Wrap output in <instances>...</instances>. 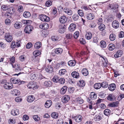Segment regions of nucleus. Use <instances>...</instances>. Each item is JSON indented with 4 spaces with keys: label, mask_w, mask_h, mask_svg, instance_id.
<instances>
[{
    "label": "nucleus",
    "mask_w": 124,
    "mask_h": 124,
    "mask_svg": "<svg viewBox=\"0 0 124 124\" xmlns=\"http://www.w3.org/2000/svg\"><path fill=\"white\" fill-rule=\"evenodd\" d=\"M76 63L75 61L71 60L69 61L68 62V64L70 66H74L75 65Z\"/></svg>",
    "instance_id": "26"
},
{
    "label": "nucleus",
    "mask_w": 124,
    "mask_h": 124,
    "mask_svg": "<svg viewBox=\"0 0 124 124\" xmlns=\"http://www.w3.org/2000/svg\"><path fill=\"white\" fill-rule=\"evenodd\" d=\"M100 45L101 47L102 48H105L106 46V42L104 40H102L100 42Z\"/></svg>",
    "instance_id": "32"
},
{
    "label": "nucleus",
    "mask_w": 124,
    "mask_h": 124,
    "mask_svg": "<svg viewBox=\"0 0 124 124\" xmlns=\"http://www.w3.org/2000/svg\"><path fill=\"white\" fill-rule=\"evenodd\" d=\"M18 11L20 12H22L23 11V6L21 5L19 6L18 8Z\"/></svg>",
    "instance_id": "58"
},
{
    "label": "nucleus",
    "mask_w": 124,
    "mask_h": 124,
    "mask_svg": "<svg viewBox=\"0 0 124 124\" xmlns=\"http://www.w3.org/2000/svg\"><path fill=\"white\" fill-rule=\"evenodd\" d=\"M92 35L91 33L90 32H87L85 35L86 39L87 40H90L92 37Z\"/></svg>",
    "instance_id": "27"
},
{
    "label": "nucleus",
    "mask_w": 124,
    "mask_h": 124,
    "mask_svg": "<svg viewBox=\"0 0 124 124\" xmlns=\"http://www.w3.org/2000/svg\"><path fill=\"white\" fill-rule=\"evenodd\" d=\"M63 11L67 13V14L69 16L73 14V12L71 9L67 8H65L64 9Z\"/></svg>",
    "instance_id": "10"
},
{
    "label": "nucleus",
    "mask_w": 124,
    "mask_h": 124,
    "mask_svg": "<svg viewBox=\"0 0 124 124\" xmlns=\"http://www.w3.org/2000/svg\"><path fill=\"white\" fill-rule=\"evenodd\" d=\"M117 103L116 102H113L112 103L109 104L108 105V107H115L117 106Z\"/></svg>",
    "instance_id": "41"
},
{
    "label": "nucleus",
    "mask_w": 124,
    "mask_h": 124,
    "mask_svg": "<svg viewBox=\"0 0 124 124\" xmlns=\"http://www.w3.org/2000/svg\"><path fill=\"white\" fill-rule=\"evenodd\" d=\"M35 98L32 95H30L28 96L27 98V101L28 102H31L34 101Z\"/></svg>",
    "instance_id": "14"
},
{
    "label": "nucleus",
    "mask_w": 124,
    "mask_h": 124,
    "mask_svg": "<svg viewBox=\"0 0 124 124\" xmlns=\"http://www.w3.org/2000/svg\"><path fill=\"white\" fill-rule=\"evenodd\" d=\"M5 38L6 40L8 42H11L13 38L9 33H6L5 35Z\"/></svg>",
    "instance_id": "4"
},
{
    "label": "nucleus",
    "mask_w": 124,
    "mask_h": 124,
    "mask_svg": "<svg viewBox=\"0 0 124 124\" xmlns=\"http://www.w3.org/2000/svg\"><path fill=\"white\" fill-rule=\"evenodd\" d=\"M16 45L15 42V41H13L12 42L11 45V47L12 48H13L16 47Z\"/></svg>",
    "instance_id": "63"
},
{
    "label": "nucleus",
    "mask_w": 124,
    "mask_h": 124,
    "mask_svg": "<svg viewBox=\"0 0 124 124\" xmlns=\"http://www.w3.org/2000/svg\"><path fill=\"white\" fill-rule=\"evenodd\" d=\"M54 52L57 54L60 55L62 52L63 49L61 48H57L55 50Z\"/></svg>",
    "instance_id": "18"
},
{
    "label": "nucleus",
    "mask_w": 124,
    "mask_h": 124,
    "mask_svg": "<svg viewBox=\"0 0 124 124\" xmlns=\"http://www.w3.org/2000/svg\"><path fill=\"white\" fill-rule=\"evenodd\" d=\"M13 68H14V70L15 71H18L21 70V69L20 68L19 65V64L17 63H15L13 65L11 63Z\"/></svg>",
    "instance_id": "12"
},
{
    "label": "nucleus",
    "mask_w": 124,
    "mask_h": 124,
    "mask_svg": "<svg viewBox=\"0 0 124 124\" xmlns=\"http://www.w3.org/2000/svg\"><path fill=\"white\" fill-rule=\"evenodd\" d=\"M82 117L80 115H78L76 116L74 118V119L77 122H79L81 121L82 120Z\"/></svg>",
    "instance_id": "8"
},
{
    "label": "nucleus",
    "mask_w": 124,
    "mask_h": 124,
    "mask_svg": "<svg viewBox=\"0 0 124 124\" xmlns=\"http://www.w3.org/2000/svg\"><path fill=\"white\" fill-rule=\"evenodd\" d=\"M102 115L101 113L96 115L94 117V120L96 121H98L101 120L102 118Z\"/></svg>",
    "instance_id": "5"
},
{
    "label": "nucleus",
    "mask_w": 124,
    "mask_h": 124,
    "mask_svg": "<svg viewBox=\"0 0 124 124\" xmlns=\"http://www.w3.org/2000/svg\"><path fill=\"white\" fill-rule=\"evenodd\" d=\"M3 87L5 89H12L13 87V85L11 83L7 82L3 85Z\"/></svg>",
    "instance_id": "3"
},
{
    "label": "nucleus",
    "mask_w": 124,
    "mask_h": 124,
    "mask_svg": "<svg viewBox=\"0 0 124 124\" xmlns=\"http://www.w3.org/2000/svg\"><path fill=\"white\" fill-rule=\"evenodd\" d=\"M66 72V70L65 69H61L59 71V74L61 76H62L65 74Z\"/></svg>",
    "instance_id": "29"
},
{
    "label": "nucleus",
    "mask_w": 124,
    "mask_h": 124,
    "mask_svg": "<svg viewBox=\"0 0 124 124\" xmlns=\"http://www.w3.org/2000/svg\"><path fill=\"white\" fill-rule=\"evenodd\" d=\"M47 72L51 74V75H52V74H53L52 73L53 71V69L52 67H51L49 69L47 68Z\"/></svg>",
    "instance_id": "51"
},
{
    "label": "nucleus",
    "mask_w": 124,
    "mask_h": 124,
    "mask_svg": "<svg viewBox=\"0 0 124 124\" xmlns=\"http://www.w3.org/2000/svg\"><path fill=\"white\" fill-rule=\"evenodd\" d=\"M59 30L58 32L60 33H63L64 32L66 28L64 26H63L62 25H60L59 26Z\"/></svg>",
    "instance_id": "15"
},
{
    "label": "nucleus",
    "mask_w": 124,
    "mask_h": 124,
    "mask_svg": "<svg viewBox=\"0 0 124 124\" xmlns=\"http://www.w3.org/2000/svg\"><path fill=\"white\" fill-rule=\"evenodd\" d=\"M36 82H31L28 84L27 87L30 89H36L37 87H36Z\"/></svg>",
    "instance_id": "2"
},
{
    "label": "nucleus",
    "mask_w": 124,
    "mask_h": 124,
    "mask_svg": "<svg viewBox=\"0 0 124 124\" xmlns=\"http://www.w3.org/2000/svg\"><path fill=\"white\" fill-rule=\"evenodd\" d=\"M79 16L77 14H74L72 17V19L74 21H77L78 19Z\"/></svg>",
    "instance_id": "39"
},
{
    "label": "nucleus",
    "mask_w": 124,
    "mask_h": 124,
    "mask_svg": "<svg viewBox=\"0 0 124 124\" xmlns=\"http://www.w3.org/2000/svg\"><path fill=\"white\" fill-rule=\"evenodd\" d=\"M94 88L96 89H98L100 88L101 87V85L100 83H95L94 86Z\"/></svg>",
    "instance_id": "34"
},
{
    "label": "nucleus",
    "mask_w": 124,
    "mask_h": 124,
    "mask_svg": "<svg viewBox=\"0 0 124 124\" xmlns=\"http://www.w3.org/2000/svg\"><path fill=\"white\" fill-rule=\"evenodd\" d=\"M60 22L62 23H65L67 21V18L65 15L61 16L59 19Z\"/></svg>",
    "instance_id": "11"
},
{
    "label": "nucleus",
    "mask_w": 124,
    "mask_h": 124,
    "mask_svg": "<svg viewBox=\"0 0 124 124\" xmlns=\"http://www.w3.org/2000/svg\"><path fill=\"white\" fill-rule=\"evenodd\" d=\"M9 7L10 6L8 5L1 4V8L3 11H6L8 10Z\"/></svg>",
    "instance_id": "17"
},
{
    "label": "nucleus",
    "mask_w": 124,
    "mask_h": 124,
    "mask_svg": "<svg viewBox=\"0 0 124 124\" xmlns=\"http://www.w3.org/2000/svg\"><path fill=\"white\" fill-rule=\"evenodd\" d=\"M11 93L14 95H19L20 94L19 91L17 89L11 91Z\"/></svg>",
    "instance_id": "23"
},
{
    "label": "nucleus",
    "mask_w": 124,
    "mask_h": 124,
    "mask_svg": "<svg viewBox=\"0 0 124 124\" xmlns=\"http://www.w3.org/2000/svg\"><path fill=\"white\" fill-rule=\"evenodd\" d=\"M86 17L87 19L91 20L94 18V16L93 13H89L87 14Z\"/></svg>",
    "instance_id": "20"
},
{
    "label": "nucleus",
    "mask_w": 124,
    "mask_h": 124,
    "mask_svg": "<svg viewBox=\"0 0 124 124\" xmlns=\"http://www.w3.org/2000/svg\"><path fill=\"white\" fill-rule=\"evenodd\" d=\"M79 41L80 43L82 44H85L86 43L85 40L82 38L79 39Z\"/></svg>",
    "instance_id": "57"
},
{
    "label": "nucleus",
    "mask_w": 124,
    "mask_h": 124,
    "mask_svg": "<svg viewBox=\"0 0 124 124\" xmlns=\"http://www.w3.org/2000/svg\"><path fill=\"white\" fill-rule=\"evenodd\" d=\"M92 42L97 44L98 42V39L96 37H93Z\"/></svg>",
    "instance_id": "60"
},
{
    "label": "nucleus",
    "mask_w": 124,
    "mask_h": 124,
    "mask_svg": "<svg viewBox=\"0 0 124 124\" xmlns=\"http://www.w3.org/2000/svg\"><path fill=\"white\" fill-rule=\"evenodd\" d=\"M75 100L76 102L80 104H82L84 102L83 100L81 97L77 98Z\"/></svg>",
    "instance_id": "25"
},
{
    "label": "nucleus",
    "mask_w": 124,
    "mask_h": 124,
    "mask_svg": "<svg viewBox=\"0 0 124 124\" xmlns=\"http://www.w3.org/2000/svg\"><path fill=\"white\" fill-rule=\"evenodd\" d=\"M46 23H44L43 24H40L39 25V27L41 29H42L44 30H45L46 29Z\"/></svg>",
    "instance_id": "38"
},
{
    "label": "nucleus",
    "mask_w": 124,
    "mask_h": 124,
    "mask_svg": "<svg viewBox=\"0 0 124 124\" xmlns=\"http://www.w3.org/2000/svg\"><path fill=\"white\" fill-rule=\"evenodd\" d=\"M116 87V85L115 84H112L109 85L108 89L110 91H113L115 90Z\"/></svg>",
    "instance_id": "19"
},
{
    "label": "nucleus",
    "mask_w": 124,
    "mask_h": 124,
    "mask_svg": "<svg viewBox=\"0 0 124 124\" xmlns=\"http://www.w3.org/2000/svg\"><path fill=\"white\" fill-rule=\"evenodd\" d=\"M100 31H103L105 28V25L103 24H101L98 27Z\"/></svg>",
    "instance_id": "40"
},
{
    "label": "nucleus",
    "mask_w": 124,
    "mask_h": 124,
    "mask_svg": "<svg viewBox=\"0 0 124 124\" xmlns=\"http://www.w3.org/2000/svg\"><path fill=\"white\" fill-rule=\"evenodd\" d=\"M33 27L32 26L29 25L27 26L24 29L25 32L28 34L31 33L33 29Z\"/></svg>",
    "instance_id": "1"
},
{
    "label": "nucleus",
    "mask_w": 124,
    "mask_h": 124,
    "mask_svg": "<svg viewBox=\"0 0 124 124\" xmlns=\"http://www.w3.org/2000/svg\"><path fill=\"white\" fill-rule=\"evenodd\" d=\"M79 35V32L78 31H76L74 33V37L75 38L77 39Z\"/></svg>",
    "instance_id": "53"
},
{
    "label": "nucleus",
    "mask_w": 124,
    "mask_h": 124,
    "mask_svg": "<svg viewBox=\"0 0 124 124\" xmlns=\"http://www.w3.org/2000/svg\"><path fill=\"white\" fill-rule=\"evenodd\" d=\"M71 74L72 77L74 78H77L79 77V74L77 72L74 71Z\"/></svg>",
    "instance_id": "21"
},
{
    "label": "nucleus",
    "mask_w": 124,
    "mask_h": 124,
    "mask_svg": "<svg viewBox=\"0 0 124 124\" xmlns=\"http://www.w3.org/2000/svg\"><path fill=\"white\" fill-rule=\"evenodd\" d=\"M99 95L100 97L103 98L105 97L106 95L103 92H101L99 93Z\"/></svg>",
    "instance_id": "59"
},
{
    "label": "nucleus",
    "mask_w": 124,
    "mask_h": 124,
    "mask_svg": "<svg viewBox=\"0 0 124 124\" xmlns=\"http://www.w3.org/2000/svg\"><path fill=\"white\" fill-rule=\"evenodd\" d=\"M65 82V80L63 78H61L59 79V82L61 84H64Z\"/></svg>",
    "instance_id": "56"
},
{
    "label": "nucleus",
    "mask_w": 124,
    "mask_h": 124,
    "mask_svg": "<svg viewBox=\"0 0 124 124\" xmlns=\"http://www.w3.org/2000/svg\"><path fill=\"white\" fill-rule=\"evenodd\" d=\"M90 97L92 99L94 100L96 98L97 96L96 93L93 92L91 93L90 95Z\"/></svg>",
    "instance_id": "44"
},
{
    "label": "nucleus",
    "mask_w": 124,
    "mask_h": 124,
    "mask_svg": "<svg viewBox=\"0 0 124 124\" xmlns=\"http://www.w3.org/2000/svg\"><path fill=\"white\" fill-rule=\"evenodd\" d=\"M52 104V102L50 100H47V108H50Z\"/></svg>",
    "instance_id": "48"
},
{
    "label": "nucleus",
    "mask_w": 124,
    "mask_h": 124,
    "mask_svg": "<svg viewBox=\"0 0 124 124\" xmlns=\"http://www.w3.org/2000/svg\"><path fill=\"white\" fill-rule=\"evenodd\" d=\"M101 87L104 88H106L108 86L107 83L106 82H103L101 84Z\"/></svg>",
    "instance_id": "47"
},
{
    "label": "nucleus",
    "mask_w": 124,
    "mask_h": 124,
    "mask_svg": "<svg viewBox=\"0 0 124 124\" xmlns=\"http://www.w3.org/2000/svg\"><path fill=\"white\" fill-rule=\"evenodd\" d=\"M39 18L42 21L46 22V16L45 15H41L39 16Z\"/></svg>",
    "instance_id": "24"
},
{
    "label": "nucleus",
    "mask_w": 124,
    "mask_h": 124,
    "mask_svg": "<svg viewBox=\"0 0 124 124\" xmlns=\"http://www.w3.org/2000/svg\"><path fill=\"white\" fill-rule=\"evenodd\" d=\"M14 27L16 29H19L22 26V23H21L17 22L14 24Z\"/></svg>",
    "instance_id": "16"
},
{
    "label": "nucleus",
    "mask_w": 124,
    "mask_h": 124,
    "mask_svg": "<svg viewBox=\"0 0 124 124\" xmlns=\"http://www.w3.org/2000/svg\"><path fill=\"white\" fill-rule=\"evenodd\" d=\"M78 13L79 15L81 16H83L84 15V13L82 10H78Z\"/></svg>",
    "instance_id": "55"
},
{
    "label": "nucleus",
    "mask_w": 124,
    "mask_h": 124,
    "mask_svg": "<svg viewBox=\"0 0 124 124\" xmlns=\"http://www.w3.org/2000/svg\"><path fill=\"white\" fill-rule=\"evenodd\" d=\"M115 35L114 34H111L109 36V38L110 40L112 41H113L115 39Z\"/></svg>",
    "instance_id": "45"
},
{
    "label": "nucleus",
    "mask_w": 124,
    "mask_h": 124,
    "mask_svg": "<svg viewBox=\"0 0 124 124\" xmlns=\"http://www.w3.org/2000/svg\"><path fill=\"white\" fill-rule=\"evenodd\" d=\"M81 72L84 76H86L88 74V70L85 69H83L82 70Z\"/></svg>",
    "instance_id": "30"
},
{
    "label": "nucleus",
    "mask_w": 124,
    "mask_h": 124,
    "mask_svg": "<svg viewBox=\"0 0 124 124\" xmlns=\"http://www.w3.org/2000/svg\"><path fill=\"white\" fill-rule=\"evenodd\" d=\"M59 78V77L57 76H54L53 78V81L54 82L57 83L58 82Z\"/></svg>",
    "instance_id": "43"
},
{
    "label": "nucleus",
    "mask_w": 124,
    "mask_h": 124,
    "mask_svg": "<svg viewBox=\"0 0 124 124\" xmlns=\"http://www.w3.org/2000/svg\"><path fill=\"white\" fill-rule=\"evenodd\" d=\"M41 46V44L40 42H38L36 43L34 45V47L36 49L40 48Z\"/></svg>",
    "instance_id": "33"
},
{
    "label": "nucleus",
    "mask_w": 124,
    "mask_h": 124,
    "mask_svg": "<svg viewBox=\"0 0 124 124\" xmlns=\"http://www.w3.org/2000/svg\"><path fill=\"white\" fill-rule=\"evenodd\" d=\"M11 114L13 116L18 115L19 114V111L18 109H13L11 111Z\"/></svg>",
    "instance_id": "28"
},
{
    "label": "nucleus",
    "mask_w": 124,
    "mask_h": 124,
    "mask_svg": "<svg viewBox=\"0 0 124 124\" xmlns=\"http://www.w3.org/2000/svg\"><path fill=\"white\" fill-rule=\"evenodd\" d=\"M124 98V94H121L118 96L117 98V99L118 100L120 101Z\"/></svg>",
    "instance_id": "61"
},
{
    "label": "nucleus",
    "mask_w": 124,
    "mask_h": 124,
    "mask_svg": "<svg viewBox=\"0 0 124 124\" xmlns=\"http://www.w3.org/2000/svg\"><path fill=\"white\" fill-rule=\"evenodd\" d=\"M51 116L53 118L57 119L58 118L59 116V115L57 113L54 112L51 114Z\"/></svg>",
    "instance_id": "35"
},
{
    "label": "nucleus",
    "mask_w": 124,
    "mask_h": 124,
    "mask_svg": "<svg viewBox=\"0 0 124 124\" xmlns=\"http://www.w3.org/2000/svg\"><path fill=\"white\" fill-rule=\"evenodd\" d=\"M51 38L53 41H56L59 40V37L57 36H54L52 37Z\"/></svg>",
    "instance_id": "52"
},
{
    "label": "nucleus",
    "mask_w": 124,
    "mask_h": 124,
    "mask_svg": "<svg viewBox=\"0 0 124 124\" xmlns=\"http://www.w3.org/2000/svg\"><path fill=\"white\" fill-rule=\"evenodd\" d=\"M122 51L121 50H119L114 54V56L115 58H117L120 57L122 55Z\"/></svg>",
    "instance_id": "9"
},
{
    "label": "nucleus",
    "mask_w": 124,
    "mask_h": 124,
    "mask_svg": "<svg viewBox=\"0 0 124 124\" xmlns=\"http://www.w3.org/2000/svg\"><path fill=\"white\" fill-rule=\"evenodd\" d=\"M32 44L30 42L28 43L26 46V48L29 49L32 46Z\"/></svg>",
    "instance_id": "62"
},
{
    "label": "nucleus",
    "mask_w": 124,
    "mask_h": 124,
    "mask_svg": "<svg viewBox=\"0 0 124 124\" xmlns=\"http://www.w3.org/2000/svg\"><path fill=\"white\" fill-rule=\"evenodd\" d=\"M67 86H63L61 89L60 91V93L62 94H64L67 91Z\"/></svg>",
    "instance_id": "31"
},
{
    "label": "nucleus",
    "mask_w": 124,
    "mask_h": 124,
    "mask_svg": "<svg viewBox=\"0 0 124 124\" xmlns=\"http://www.w3.org/2000/svg\"><path fill=\"white\" fill-rule=\"evenodd\" d=\"M30 78L31 80H34L36 79L37 76L35 74L33 73L31 74Z\"/></svg>",
    "instance_id": "49"
},
{
    "label": "nucleus",
    "mask_w": 124,
    "mask_h": 124,
    "mask_svg": "<svg viewBox=\"0 0 124 124\" xmlns=\"http://www.w3.org/2000/svg\"><path fill=\"white\" fill-rule=\"evenodd\" d=\"M31 16L30 13L29 12H24L23 14V16L25 18H29Z\"/></svg>",
    "instance_id": "37"
},
{
    "label": "nucleus",
    "mask_w": 124,
    "mask_h": 124,
    "mask_svg": "<svg viewBox=\"0 0 124 124\" xmlns=\"http://www.w3.org/2000/svg\"><path fill=\"white\" fill-rule=\"evenodd\" d=\"M57 124H63L64 122L63 120L62 119H58L57 121Z\"/></svg>",
    "instance_id": "64"
},
{
    "label": "nucleus",
    "mask_w": 124,
    "mask_h": 124,
    "mask_svg": "<svg viewBox=\"0 0 124 124\" xmlns=\"http://www.w3.org/2000/svg\"><path fill=\"white\" fill-rule=\"evenodd\" d=\"M33 54L34 56L33 57L36 58V57L38 56L41 54V52L39 50H37L36 51H34L33 52Z\"/></svg>",
    "instance_id": "22"
},
{
    "label": "nucleus",
    "mask_w": 124,
    "mask_h": 124,
    "mask_svg": "<svg viewBox=\"0 0 124 124\" xmlns=\"http://www.w3.org/2000/svg\"><path fill=\"white\" fill-rule=\"evenodd\" d=\"M112 24L113 28L117 29L119 27V23L118 21L115 20L112 22Z\"/></svg>",
    "instance_id": "7"
},
{
    "label": "nucleus",
    "mask_w": 124,
    "mask_h": 124,
    "mask_svg": "<svg viewBox=\"0 0 124 124\" xmlns=\"http://www.w3.org/2000/svg\"><path fill=\"white\" fill-rule=\"evenodd\" d=\"M70 97L68 95H65L62 98V101L64 103H66L70 99Z\"/></svg>",
    "instance_id": "6"
},
{
    "label": "nucleus",
    "mask_w": 124,
    "mask_h": 124,
    "mask_svg": "<svg viewBox=\"0 0 124 124\" xmlns=\"http://www.w3.org/2000/svg\"><path fill=\"white\" fill-rule=\"evenodd\" d=\"M66 37L68 39H71L73 37V35L70 33H68L66 34Z\"/></svg>",
    "instance_id": "50"
},
{
    "label": "nucleus",
    "mask_w": 124,
    "mask_h": 124,
    "mask_svg": "<svg viewBox=\"0 0 124 124\" xmlns=\"http://www.w3.org/2000/svg\"><path fill=\"white\" fill-rule=\"evenodd\" d=\"M33 118L36 121H38L40 120V118L38 115H34L33 116Z\"/></svg>",
    "instance_id": "46"
},
{
    "label": "nucleus",
    "mask_w": 124,
    "mask_h": 124,
    "mask_svg": "<svg viewBox=\"0 0 124 124\" xmlns=\"http://www.w3.org/2000/svg\"><path fill=\"white\" fill-rule=\"evenodd\" d=\"M76 27V26L75 24L73 23H71L69 27V29L70 31L72 32L74 31L75 30Z\"/></svg>",
    "instance_id": "13"
},
{
    "label": "nucleus",
    "mask_w": 124,
    "mask_h": 124,
    "mask_svg": "<svg viewBox=\"0 0 124 124\" xmlns=\"http://www.w3.org/2000/svg\"><path fill=\"white\" fill-rule=\"evenodd\" d=\"M79 84H80V86L81 87H83L85 85V83L84 81L82 80L79 81Z\"/></svg>",
    "instance_id": "54"
},
{
    "label": "nucleus",
    "mask_w": 124,
    "mask_h": 124,
    "mask_svg": "<svg viewBox=\"0 0 124 124\" xmlns=\"http://www.w3.org/2000/svg\"><path fill=\"white\" fill-rule=\"evenodd\" d=\"M108 47V49L110 51L113 50L115 48L114 45L113 44H109V45Z\"/></svg>",
    "instance_id": "42"
},
{
    "label": "nucleus",
    "mask_w": 124,
    "mask_h": 124,
    "mask_svg": "<svg viewBox=\"0 0 124 124\" xmlns=\"http://www.w3.org/2000/svg\"><path fill=\"white\" fill-rule=\"evenodd\" d=\"M111 112V110L109 109H106L104 111V114L106 116L109 115Z\"/></svg>",
    "instance_id": "36"
}]
</instances>
